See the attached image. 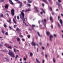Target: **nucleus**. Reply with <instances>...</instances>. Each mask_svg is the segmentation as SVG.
I'll return each instance as SVG.
<instances>
[{"label": "nucleus", "instance_id": "nucleus-2", "mask_svg": "<svg viewBox=\"0 0 63 63\" xmlns=\"http://www.w3.org/2000/svg\"><path fill=\"white\" fill-rule=\"evenodd\" d=\"M8 54L11 57H15V55H14V54L13 52L12 51H11V50H9V52Z\"/></svg>", "mask_w": 63, "mask_h": 63}, {"label": "nucleus", "instance_id": "nucleus-8", "mask_svg": "<svg viewBox=\"0 0 63 63\" xmlns=\"http://www.w3.org/2000/svg\"><path fill=\"white\" fill-rule=\"evenodd\" d=\"M53 38V36L52 35H50L49 36V40L50 42L52 41V38Z\"/></svg>", "mask_w": 63, "mask_h": 63}, {"label": "nucleus", "instance_id": "nucleus-39", "mask_svg": "<svg viewBox=\"0 0 63 63\" xmlns=\"http://www.w3.org/2000/svg\"><path fill=\"white\" fill-rule=\"evenodd\" d=\"M17 19L18 20V19H19V16H17Z\"/></svg>", "mask_w": 63, "mask_h": 63}, {"label": "nucleus", "instance_id": "nucleus-55", "mask_svg": "<svg viewBox=\"0 0 63 63\" xmlns=\"http://www.w3.org/2000/svg\"><path fill=\"white\" fill-rule=\"evenodd\" d=\"M36 12H39V11L38 10H37V9H36Z\"/></svg>", "mask_w": 63, "mask_h": 63}, {"label": "nucleus", "instance_id": "nucleus-63", "mask_svg": "<svg viewBox=\"0 0 63 63\" xmlns=\"http://www.w3.org/2000/svg\"><path fill=\"white\" fill-rule=\"evenodd\" d=\"M30 56H32V53H30Z\"/></svg>", "mask_w": 63, "mask_h": 63}, {"label": "nucleus", "instance_id": "nucleus-1", "mask_svg": "<svg viewBox=\"0 0 63 63\" xmlns=\"http://www.w3.org/2000/svg\"><path fill=\"white\" fill-rule=\"evenodd\" d=\"M24 12V10H23L21 12V14H19V16L22 20L23 21H25V19L24 18L25 14H24V13H23Z\"/></svg>", "mask_w": 63, "mask_h": 63}, {"label": "nucleus", "instance_id": "nucleus-57", "mask_svg": "<svg viewBox=\"0 0 63 63\" xmlns=\"http://www.w3.org/2000/svg\"><path fill=\"white\" fill-rule=\"evenodd\" d=\"M40 13L41 15H43V12H40Z\"/></svg>", "mask_w": 63, "mask_h": 63}, {"label": "nucleus", "instance_id": "nucleus-52", "mask_svg": "<svg viewBox=\"0 0 63 63\" xmlns=\"http://www.w3.org/2000/svg\"><path fill=\"white\" fill-rule=\"evenodd\" d=\"M14 1H16V2H18V0H14Z\"/></svg>", "mask_w": 63, "mask_h": 63}, {"label": "nucleus", "instance_id": "nucleus-18", "mask_svg": "<svg viewBox=\"0 0 63 63\" xmlns=\"http://www.w3.org/2000/svg\"><path fill=\"white\" fill-rule=\"evenodd\" d=\"M57 24L58 25L59 27V28H60V27H61V26L60 25V24H59V23H57Z\"/></svg>", "mask_w": 63, "mask_h": 63}, {"label": "nucleus", "instance_id": "nucleus-34", "mask_svg": "<svg viewBox=\"0 0 63 63\" xmlns=\"http://www.w3.org/2000/svg\"><path fill=\"white\" fill-rule=\"evenodd\" d=\"M4 27H5V28H6V27H7V25H6V24H4Z\"/></svg>", "mask_w": 63, "mask_h": 63}, {"label": "nucleus", "instance_id": "nucleus-30", "mask_svg": "<svg viewBox=\"0 0 63 63\" xmlns=\"http://www.w3.org/2000/svg\"><path fill=\"white\" fill-rule=\"evenodd\" d=\"M60 18V16H58V20H59Z\"/></svg>", "mask_w": 63, "mask_h": 63}, {"label": "nucleus", "instance_id": "nucleus-61", "mask_svg": "<svg viewBox=\"0 0 63 63\" xmlns=\"http://www.w3.org/2000/svg\"><path fill=\"white\" fill-rule=\"evenodd\" d=\"M24 4H26V1H24Z\"/></svg>", "mask_w": 63, "mask_h": 63}, {"label": "nucleus", "instance_id": "nucleus-58", "mask_svg": "<svg viewBox=\"0 0 63 63\" xmlns=\"http://www.w3.org/2000/svg\"><path fill=\"white\" fill-rule=\"evenodd\" d=\"M44 62H45V60H43L42 62V63H44Z\"/></svg>", "mask_w": 63, "mask_h": 63}, {"label": "nucleus", "instance_id": "nucleus-11", "mask_svg": "<svg viewBox=\"0 0 63 63\" xmlns=\"http://www.w3.org/2000/svg\"><path fill=\"white\" fill-rule=\"evenodd\" d=\"M4 7L6 9H8L9 8V5L8 4H6L5 5Z\"/></svg>", "mask_w": 63, "mask_h": 63}, {"label": "nucleus", "instance_id": "nucleus-27", "mask_svg": "<svg viewBox=\"0 0 63 63\" xmlns=\"http://www.w3.org/2000/svg\"><path fill=\"white\" fill-rule=\"evenodd\" d=\"M27 5H28V6H29V7L31 6V5H30V4H29V3L27 4Z\"/></svg>", "mask_w": 63, "mask_h": 63}, {"label": "nucleus", "instance_id": "nucleus-64", "mask_svg": "<svg viewBox=\"0 0 63 63\" xmlns=\"http://www.w3.org/2000/svg\"><path fill=\"white\" fill-rule=\"evenodd\" d=\"M49 46V44L48 43H47V46L48 47V46Z\"/></svg>", "mask_w": 63, "mask_h": 63}, {"label": "nucleus", "instance_id": "nucleus-21", "mask_svg": "<svg viewBox=\"0 0 63 63\" xmlns=\"http://www.w3.org/2000/svg\"><path fill=\"white\" fill-rule=\"evenodd\" d=\"M37 34H38V35L39 36V37H41V35H40V33H39V32H37Z\"/></svg>", "mask_w": 63, "mask_h": 63}, {"label": "nucleus", "instance_id": "nucleus-48", "mask_svg": "<svg viewBox=\"0 0 63 63\" xmlns=\"http://www.w3.org/2000/svg\"><path fill=\"white\" fill-rule=\"evenodd\" d=\"M58 1L59 2H60V3H61V1L60 0H58Z\"/></svg>", "mask_w": 63, "mask_h": 63}, {"label": "nucleus", "instance_id": "nucleus-49", "mask_svg": "<svg viewBox=\"0 0 63 63\" xmlns=\"http://www.w3.org/2000/svg\"><path fill=\"white\" fill-rule=\"evenodd\" d=\"M54 37H56L57 36V35L56 34H54Z\"/></svg>", "mask_w": 63, "mask_h": 63}, {"label": "nucleus", "instance_id": "nucleus-33", "mask_svg": "<svg viewBox=\"0 0 63 63\" xmlns=\"http://www.w3.org/2000/svg\"><path fill=\"white\" fill-rule=\"evenodd\" d=\"M1 32L3 33V34H4V30H2L1 31Z\"/></svg>", "mask_w": 63, "mask_h": 63}, {"label": "nucleus", "instance_id": "nucleus-7", "mask_svg": "<svg viewBox=\"0 0 63 63\" xmlns=\"http://www.w3.org/2000/svg\"><path fill=\"white\" fill-rule=\"evenodd\" d=\"M7 22H9V23L10 24H12V21H11V18H9V20H7Z\"/></svg>", "mask_w": 63, "mask_h": 63}, {"label": "nucleus", "instance_id": "nucleus-43", "mask_svg": "<svg viewBox=\"0 0 63 63\" xmlns=\"http://www.w3.org/2000/svg\"><path fill=\"white\" fill-rule=\"evenodd\" d=\"M24 60L25 61H26V58H24Z\"/></svg>", "mask_w": 63, "mask_h": 63}, {"label": "nucleus", "instance_id": "nucleus-13", "mask_svg": "<svg viewBox=\"0 0 63 63\" xmlns=\"http://www.w3.org/2000/svg\"><path fill=\"white\" fill-rule=\"evenodd\" d=\"M56 4L57 5H58L59 7H60L61 6V4H60L59 3L57 2Z\"/></svg>", "mask_w": 63, "mask_h": 63}, {"label": "nucleus", "instance_id": "nucleus-54", "mask_svg": "<svg viewBox=\"0 0 63 63\" xmlns=\"http://www.w3.org/2000/svg\"><path fill=\"white\" fill-rule=\"evenodd\" d=\"M4 1V0H0V3H1V2H3Z\"/></svg>", "mask_w": 63, "mask_h": 63}, {"label": "nucleus", "instance_id": "nucleus-36", "mask_svg": "<svg viewBox=\"0 0 63 63\" xmlns=\"http://www.w3.org/2000/svg\"><path fill=\"white\" fill-rule=\"evenodd\" d=\"M6 61L7 62L9 61V59H7L6 60Z\"/></svg>", "mask_w": 63, "mask_h": 63}, {"label": "nucleus", "instance_id": "nucleus-10", "mask_svg": "<svg viewBox=\"0 0 63 63\" xmlns=\"http://www.w3.org/2000/svg\"><path fill=\"white\" fill-rule=\"evenodd\" d=\"M43 1L45 2L46 4H47V5H48V2L47 0H42Z\"/></svg>", "mask_w": 63, "mask_h": 63}, {"label": "nucleus", "instance_id": "nucleus-60", "mask_svg": "<svg viewBox=\"0 0 63 63\" xmlns=\"http://www.w3.org/2000/svg\"><path fill=\"white\" fill-rule=\"evenodd\" d=\"M39 44H40V45H42V43L41 42H40L39 43Z\"/></svg>", "mask_w": 63, "mask_h": 63}, {"label": "nucleus", "instance_id": "nucleus-5", "mask_svg": "<svg viewBox=\"0 0 63 63\" xmlns=\"http://www.w3.org/2000/svg\"><path fill=\"white\" fill-rule=\"evenodd\" d=\"M32 45L33 46H36V43L34 42V39H32Z\"/></svg>", "mask_w": 63, "mask_h": 63}, {"label": "nucleus", "instance_id": "nucleus-50", "mask_svg": "<svg viewBox=\"0 0 63 63\" xmlns=\"http://www.w3.org/2000/svg\"><path fill=\"white\" fill-rule=\"evenodd\" d=\"M27 10H28V11H31L30 9H28Z\"/></svg>", "mask_w": 63, "mask_h": 63}, {"label": "nucleus", "instance_id": "nucleus-38", "mask_svg": "<svg viewBox=\"0 0 63 63\" xmlns=\"http://www.w3.org/2000/svg\"><path fill=\"white\" fill-rule=\"evenodd\" d=\"M27 37H28V38L29 39V38H30V35H28Z\"/></svg>", "mask_w": 63, "mask_h": 63}, {"label": "nucleus", "instance_id": "nucleus-16", "mask_svg": "<svg viewBox=\"0 0 63 63\" xmlns=\"http://www.w3.org/2000/svg\"><path fill=\"white\" fill-rule=\"evenodd\" d=\"M46 33L48 36V35L50 34V33L49 32H47Z\"/></svg>", "mask_w": 63, "mask_h": 63}, {"label": "nucleus", "instance_id": "nucleus-40", "mask_svg": "<svg viewBox=\"0 0 63 63\" xmlns=\"http://www.w3.org/2000/svg\"><path fill=\"white\" fill-rule=\"evenodd\" d=\"M51 27L52 29L53 28V25H51Z\"/></svg>", "mask_w": 63, "mask_h": 63}, {"label": "nucleus", "instance_id": "nucleus-31", "mask_svg": "<svg viewBox=\"0 0 63 63\" xmlns=\"http://www.w3.org/2000/svg\"><path fill=\"white\" fill-rule=\"evenodd\" d=\"M18 55H16V57H15V58L16 59L17 57H18Z\"/></svg>", "mask_w": 63, "mask_h": 63}, {"label": "nucleus", "instance_id": "nucleus-42", "mask_svg": "<svg viewBox=\"0 0 63 63\" xmlns=\"http://www.w3.org/2000/svg\"><path fill=\"white\" fill-rule=\"evenodd\" d=\"M42 49H43V50H44L45 49V47H42Z\"/></svg>", "mask_w": 63, "mask_h": 63}, {"label": "nucleus", "instance_id": "nucleus-26", "mask_svg": "<svg viewBox=\"0 0 63 63\" xmlns=\"http://www.w3.org/2000/svg\"><path fill=\"white\" fill-rule=\"evenodd\" d=\"M28 1V2L29 3H30L32 2V1H30V0H27Z\"/></svg>", "mask_w": 63, "mask_h": 63}, {"label": "nucleus", "instance_id": "nucleus-19", "mask_svg": "<svg viewBox=\"0 0 63 63\" xmlns=\"http://www.w3.org/2000/svg\"><path fill=\"white\" fill-rule=\"evenodd\" d=\"M50 20L51 21H52V22H53V20L52 19V17H50Z\"/></svg>", "mask_w": 63, "mask_h": 63}, {"label": "nucleus", "instance_id": "nucleus-22", "mask_svg": "<svg viewBox=\"0 0 63 63\" xmlns=\"http://www.w3.org/2000/svg\"><path fill=\"white\" fill-rule=\"evenodd\" d=\"M13 20L14 23H15V24H16V20H15V19H13Z\"/></svg>", "mask_w": 63, "mask_h": 63}, {"label": "nucleus", "instance_id": "nucleus-32", "mask_svg": "<svg viewBox=\"0 0 63 63\" xmlns=\"http://www.w3.org/2000/svg\"><path fill=\"white\" fill-rule=\"evenodd\" d=\"M0 16H1V17H4V16H3V14L0 15Z\"/></svg>", "mask_w": 63, "mask_h": 63}, {"label": "nucleus", "instance_id": "nucleus-29", "mask_svg": "<svg viewBox=\"0 0 63 63\" xmlns=\"http://www.w3.org/2000/svg\"><path fill=\"white\" fill-rule=\"evenodd\" d=\"M5 34L6 35H9V34H8V32H5Z\"/></svg>", "mask_w": 63, "mask_h": 63}, {"label": "nucleus", "instance_id": "nucleus-56", "mask_svg": "<svg viewBox=\"0 0 63 63\" xmlns=\"http://www.w3.org/2000/svg\"><path fill=\"white\" fill-rule=\"evenodd\" d=\"M9 28H10V30H11L12 29V28L10 26L9 27Z\"/></svg>", "mask_w": 63, "mask_h": 63}, {"label": "nucleus", "instance_id": "nucleus-53", "mask_svg": "<svg viewBox=\"0 0 63 63\" xmlns=\"http://www.w3.org/2000/svg\"><path fill=\"white\" fill-rule=\"evenodd\" d=\"M42 6H45V4H44V3H42Z\"/></svg>", "mask_w": 63, "mask_h": 63}, {"label": "nucleus", "instance_id": "nucleus-23", "mask_svg": "<svg viewBox=\"0 0 63 63\" xmlns=\"http://www.w3.org/2000/svg\"><path fill=\"white\" fill-rule=\"evenodd\" d=\"M45 57L47 59V54H45Z\"/></svg>", "mask_w": 63, "mask_h": 63}, {"label": "nucleus", "instance_id": "nucleus-35", "mask_svg": "<svg viewBox=\"0 0 63 63\" xmlns=\"http://www.w3.org/2000/svg\"><path fill=\"white\" fill-rule=\"evenodd\" d=\"M14 50L15 52H16V49H15V48H14Z\"/></svg>", "mask_w": 63, "mask_h": 63}, {"label": "nucleus", "instance_id": "nucleus-15", "mask_svg": "<svg viewBox=\"0 0 63 63\" xmlns=\"http://www.w3.org/2000/svg\"><path fill=\"white\" fill-rule=\"evenodd\" d=\"M16 39L18 42H19V41H20V39L18 37H17L16 38Z\"/></svg>", "mask_w": 63, "mask_h": 63}, {"label": "nucleus", "instance_id": "nucleus-44", "mask_svg": "<svg viewBox=\"0 0 63 63\" xmlns=\"http://www.w3.org/2000/svg\"><path fill=\"white\" fill-rule=\"evenodd\" d=\"M38 23H39V24H40V23H41V21H40V20L38 22Z\"/></svg>", "mask_w": 63, "mask_h": 63}, {"label": "nucleus", "instance_id": "nucleus-46", "mask_svg": "<svg viewBox=\"0 0 63 63\" xmlns=\"http://www.w3.org/2000/svg\"><path fill=\"white\" fill-rule=\"evenodd\" d=\"M52 15H53V16H54V12H52Z\"/></svg>", "mask_w": 63, "mask_h": 63}, {"label": "nucleus", "instance_id": "nucleus-9", "mask_svg": "<svg viewBox=\"0 0 63 63\" xmlns=\"http://www.w3.org/2000/svg\"><path fill=\"white\" fill-rule=\"evenodd\" d=\"M17 3H18V4H19L20 3V6L21 7H22V2H20V1H18Z\"/></svg>", "mask_w": 63, "mask_h": 63}, {"label": "nucleus", "instance_id": "nucleus-47", "mask_svg": "<svg viewBox=\"0 0 63 63\" xmlns=\"http://www.w3.org/2000/svg\"><path fill=\"white\" fill-rule=\"evenodd\" d=\"M38 50H39V49L38 48H37V52H38Z\"/></svg>", "mask_w": 63, "mask_h": 63}, {"label": "nucleus", "instance_id": "nucleus-41", "mask_svg": "<svg viewBox=\"0 0 63 63\" xmlns=\"http://www.w3.org/2000/svg\"><path fill=\"white\" fill-rule=\"evenodd\" d=\"M22 41H23V42H25V39H24L23 38H22Z\"/></svg>", "mask_w": 63, "mask_h": 63}, {"label": "nucleus", "instance_id": "nucleus-62", "mask_svg": "<svg viewBox=\"0 0 63 63\" xmlns=\"http://www.w3.org/2000/svg\"><path fill=\"white\" fill-rule=\"evenodd\" d=\"M14 17L15 19H16V16H14Z\"/></svg>", "mask_w": 63, "mask_h": 63}, {"label": "nucleus", "instance_id": "nucleus-37", "mask_svg": "<svg viewBox=\"0 0 63 63\" xmlns=\"http://www.w3.org/2000/svg\"><path fill=\"white\" fill-rule=\"evenodd\" d=\"M51 10V11H52V7H50L49 8Z\"/></svg>", "mask_w": 63, "mask_h": 63}, {"label": "nucleus", "instance_id": "nucleus-25", "mask_svg": "<svg viewBox=\"0 0 63 63\" xmlns=\"http://www.w3.org/2000/svg\"><path fill=\"white\" fill-rule=\"evenodd\" d=\"M8 48L10 49H12V47L11 46H9L8 47Z\"/></svg>", "mask_w": 63, "mask_h": 63}, {"label": "nucleus", "instance_id": "nucleus-24", "mask_svg": "<svg viewBox=\"0 0 63 63\" xmlns=\"http://www.w3.org/2000/svg\"><path fill=\"white\" fill-rule=\"evenodd\" d=\"M10 4H11V5H14V3L12 2V1H10Z\"/></svg>", "mask_w": 63, "mask_h": 63}, {"label": "nucleus", "instance_id": "nucleus-3", "mask_svg": "<svg viewBox=\"0 0 63 63\" xmlns=\"http://www.w3.org/2000/svg\"><path fill=\"white\" fill-rule=\"evenodd\" d=\"M44 22H43V20L41 21L42 22L43 24L44 25V26H45V28H46V23L47 22V20H46V19H44Z\"/></svg>", "mask_w": 63, "mask_h": 63}, {"label": "nucleus", "instance_id": "nucleus-14", "mask_svg": "<svg viewBox=\"0 0 63 63\" xmlns=\"http://www.w3.org/2000/svg\"><path fill=\"white\" fill-rule=\"evenodd\" d=\"M35 26V25H32V29H34V27Z\"/></svg>", "mask_w": 63, "mask_h": 63}, {"label": "nucleus", "instance_id": "nucleus-4", "mask_svg": "<svg viewBox=\"0 0 63 63\" xmlns=\"http://www.w3.org/2000/svg\"><path fill=\"white\" fill-rule=\"evenodd\" d=\"M11 14L12 16H14L15 15V10L12 9L11 10Z\"/></svg>", "mask_w": 63, "mask_h": 63}, {"label": "nucleus", "instance_id": "nucleus-28", "mask_svg": "<svg viewBox=\"0 0 63 63\" xmlns=\"http://www.w3.org/2000/svg\"><path fill=\"white\" fill-rule=\"evenodd\" d=\"M34 8L35 9V10H37V9H38V7H36V6L34 7Z\"/></svg>", "mask_w": 63, "mask_h": 63}, {"label": "nucleus", "instance_id": "nucleus-17", "mask_svg": "<svg viewBox=\"0 0 63 63\" xmlns=\"http://www.w3.org/2000/svg\"><path fill=\"white\" fill-rule=\"evenodd\" d=\"M53 61L54 63H55L56 61L54 58H53Z\"/></svg>", "mask_w": 63, "mask_h": 63}, {"label": "nucleus", "instance_id": "nucleus-20", "mask_svg": "<svg viewBox=\"0 0 63 63\" xmlns=\"http://www.w3.org/2000/svg\"><path fill=\"white\" fill-rule=\"evenodd\" d=\"M36 61L37 62H38L39 63H40V62L39 61H38V59H37V58H36Z\"/></svg>", "mask_w": 63, "mask_h": 63}, {"label": "nucleus", "instance_id": "nucleus-51", "mask_svg": "<svg viewBox=\"0 0 63 63\" xmlns=\"http://www.w3.org/2000/svg\"><path fill=\"white\" fill-rule=\"evenodd\" d=\"M19 37H23V36L21 35H19Z\"/></svg>", "mask_w": 63, "mask_h": 63}, {"label": "nucleus", "instance_id": "nucleus-6", "mask_svg": "<svg viewBox=\"0 0 63 63\" xmlns=\"http://www.w3.org/2000/svg\"><path fill=\"white\" fill-rule=\"evenodd\" d=\"M16 31L18 33H19V32H21V30L19 29L18 28H17L16 30Z\"/></svg>", "mask_w": 63, "mask_h": 63}, {"label": "nucleus", "instance_id": "nucleus-59", "mask_svg": "<svg viewBox=\"0 0 63 63\" xmlns=\"http://www.w3.org/2000/svg\"><path fill=\"white\" fill-rule=\"evenodd\" d=\"M56 11H59V10L58 9H57L56 10Z\"/></svg>", "mask_w": 63, "mask_h": 63}, {"label": "nucleus", "instance_id": "nucleus-45", "mask_svg": "<svg viewBox=\"0 0 63 63\" xmlns=\"http://www.w3.org/2000/svg\"><path fill=\"white\" fill-rule=\"evenodd\" d=\"M3 45L2 44H0V47H2Z\"/></svg>", "mask_w": 63, "mask_h": 63}, {"label": "nucleus", "instance_id": "nucleus-12", "mask_svg": "<svg viewBox=\"0 0 63 63\" xmlns=\"http://www.w3.org/2000/svg\"><path fill=\"white\" fill-rule=\"evenodd\" d=\"M60 21L61 24V26H63V24L62 23V20L60 19Z\"/></svg>", "mask_w": 63, "mask_h": 63}]
</instances>
